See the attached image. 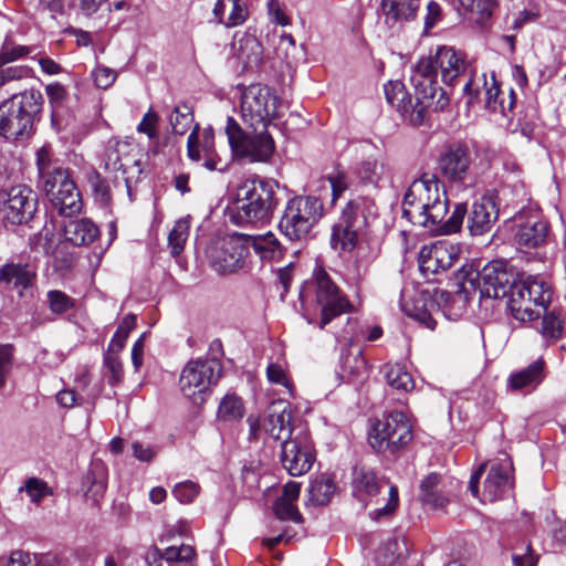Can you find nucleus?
Masks as SVG:
<instances>
[{"label": "nucleus", "instance_id": "1", "mask_svg": "<svg viewBox=\"0 0 566 566\" xmlns=\"http://www.w3.org/2000/svg\"><path fill=\"white\" fill-rule=\"evenodd\" d=\"M449 200L440 180L423 174L409 186L402 203V214L412 224L434 228L447 217Z\"/></svg>", "mask_w": 566, "mask_h": 566}, {"label": "nucleus", "instance_id": "2", "mask_svg": "<svg viewBox=\"0 0 566 566\" xmlns=\"http://www.w3.org/2000/svg\"><path fill=\"white\" fill-rule=\"evenodd\" d=\"M300 298L308 323H314V315L319 314L321 329L335 317L349 313L353 308L347 296L322 266H317L313 277L303 285Z\"/></svg>", "mask_w": 566, "mask_h": 566}, {"label": "nucleus", "instance_id": "3", "mask_svg": "<svg viewBox=\"0 0 566 566\" xmlns=\"http://www.w3.org/2000/svg\"><path fill=\"white\" fill-rule=\"evenodd\" d=\"M277 206L275 191L263 180H245L238 187L230 209V220L237 226L268 223Z\"/></svg>", "mask_w": 566, "mask_h": 566}, {"label": "nucleus", "instance_id": "4", "mask_svg": "<svg viewBox=\"0 0 566 566\" xmlns=\"http://www.w3.org/2000/svg\"><path fill=\"white\" fill-rule=\"evenodd\" d=\"M43 105L40 91L29 90L13 95L0 105V135L8 140L29 137Z\"/></svg>", "mask_w": 566, "mask_h": 566}, {"label": "nucleus", "instance_id": "5", "mask_svg": "<svg viewBox=\"0 0 566 566\" xmlns=\"http://www.w3.org/2000/svg\"><path fill=\"white\" fill-rule=\"evenodd\" d=\"M377 216V207L373 199L357 197L347 202L338 221L333 226L331 245L342 252L353 251L358 238Z\"/></svg>", "mask_w": 566, "mask_h": 566}, {"label": "nucleus", "instance_id": "6", "mask_svg": "<svg viewBox=\"0 0 566 566\" xmlns=\"http://www.w3.org/2000/svg\"><path fill=\"white\" fill-rule=\"evenodd\" d=\"M353 495L365 506L376 504L369 516L379 521L382 517L391 515L399 502L398 489L384 478H378L376 473L368 468H355L353 472Z\"/></svg>", "mask_w": 566, "mask_h": 566}, {"label": "nucleus", "instance_id": "7", "mask_svg": "<svg viewBox=\"0 0 566 566\" xmlns=\"http://www.w3.org/2000/svg\"><path fill=\"white\" fill-rule=\"evenodd\" d=\"M506 297L512 316L520 322H530L547 310L552 287L543 277L530 275L511 284Z\"/></svg>", "mask_w": 566, "mask_h": 566}, {"label": "nucleus", "instance_id": "8", "mask_svg": "<svg viewBox=\"0 0 566 566\" xmlns=\"http://www.w3.org/2000/svg\"><path fill=\"white\" fill-rule=\"evenodd\" d=\"M249 128L250 130H243L234 118L228 117L226 134L232 157L250 163L268 161L275 148L268 127L249 126Z\"/></svg>", "mask_w": 566, "mask_h": 566}, {"label": "nucleus", "instance_id": "9", "mask_svg": "<svg viewBox=\"0 0 566 566\" xmlns=\"http://www.w3.org/2000/svg\"><path fill=\"white\" fill-rule=\"evenodd\" d=\"M412 439V424L407 415L398 410L376 420L368 437L369 444L376 452L391 455L403 451Z\"/></svg>", "mask_w": 566, "mask_h": 566}, {"label": "nucleus", "instance_id": "10", "mask_svg": "<svg viewBox=\"0 0 566 566\" xmlns=\"http://www.w3.org/2000/svg\"><path fill=\"white\" fill-rule=\"evenodd\" d=\"M323 216V203L316 197L296 196L290 199L279 221V229L291 241L307 238Z\"/></svg>", "mask_w": 566, "mask_h": 566}, {"label": "nucleus", "instance_id": "11", "mask_svg": "<svg viewBox=\"0 0 566 566\" xmlns=\"http://www.w3.org/2000/svg\"><path fill=\"white\" fill-rule=\"evenodd\" d=\"M221 375L220 363L216 359H193L187 363L179 377L182 395L193 403H202Z\"/></svg>", "mask_w": 566, "mask_h": 566}, {"label": "nucleus", "instance_id": "12", "mask_svg": "<svg viewBox=\"0 0 566 566\" xmlns=\"http://www.w3.org/2000/svg\"><path fill=\"white\" fill-rule=\"evenodd\" d=\"M280 98L269 86L252 84L241 95V115L245 125L268 127L280 116Z\"/></svg>", "mask_w": 566, "mask_h": 566}, {"label": "nucleus", "instance_id": "13", "mask_svg": "<svg viewBox=\"0 0 566 566\" xmlns=\"http://www.w3.org/2000/svg\"><path fill=\"white\" fill-rule=\"evenodd\" d=\"M483 86L485 107L506 115L515 105V92L509 88L506 96L500 88V84L495 78V73L491 72L490 76L485 73L471 76L463 86V96L467 98V105H472L479 98V87Z\"/></svg>", "mask_w": 566, "mask_h": 566}, {"label": "nucleus", "instance_id": "14", "mask_svg": "<svg viewBox=\"0 0 566 566\" xmlns=\"http://www.w3.org/2000/svg\"><path fill=\"white\" fill-rule=\"evenodd\" d=\"M248 253L247 241L240 235L219 239L207 250L210 265L221 274L233 273L243 268Z\"/></svg>", "mask_w": 566, "mask_h": 566}, {"label": "nucleus", "instance_id": "15", "mask_svg": "<svg viewBox=\"0 0 566 566\" xmlns=\"http://www.w3.org/2000/svg\"><path fill=\"white\" fill-rule=\"evenodd\" d=\"M38 210V195L25 185L12 186L2 198L3 220L12 226L27 224Z\"/></svg>", "mask_w": 566, "mask_h": 566}, {"label": "nucleus", "instance_id": "16", "mask_svg": "<svg viewBox=\"0 0 566 566\" xmlns=\"http://www.w3.org/2000/svg\"><path fill=\"white\" fill-rule=\"evenodd\" d=\"M187 154L192 161L210 171H226L229 163L216 149L212 127H206L199 135V125L196 124L187 140Z\"/></svg>", "mask_w": 566, "mask_h": 566}, {"label": "nucleus", "instance_id": "17", "mask_svg": "<svg viewBox=\"0 0 566 566\" xmlns=\"http://www.w3.org/2000/svg\"><path fill=\"white\" fill-rule=\"evenodd\" d=\"M315 460L306 432H298L293 439L282 443L281 462L293 476L308 472Z\"/></svg>", "mask_w": 566, "mask_h": 566}, {"label": "nucleus", "instance_id": "18", "mask_svg": "<svg viewBox=\"0 0 566 566\" xmlns=\"http://www.w3.org/2000/svg\"><path fill=\"white\" fill-rule=\"evenodd\" d=\"M459 247L446 241L424 245L419 252V269L424 276L429 277L451 268L459 259Z\"/></svg>", "mask_w": 566, "mask_h": 566}, {"label": "nucleus", "instance_id": "19", "mask_svg": "<svg viewBox=\"0 0 566 566\" xmlns=\"http://www.w3.org/2000/svg\"><path fill=\"white\" fill-rule=\"evenodd\" d=\"M517 281L514 274L507 271L503 261H492L486 264L480 273V289L484 296L503 298L510 293L511 284Z\"/></svg>", "mask_w": 566, "mask_h": 566}, {"label": "nucleus", "instance_id": "20", "mask_svg": "<svg viewBox=\"0 0 566 566\" xmlns=\"http://www.w3.org/2000/svg\"><path fill=\"white\" fill-rule=\"evenodd\" d=\"M512 471L513 465L506 454L503 459L491 463L483 482L481 500L483 502H495L503 499L513 485Z\"/></svg>", "mask_w": 566, "mask_h": 566}, {"label": "nucleus", "instance_id": "21", "mask_svg": "<svg viewBox=\"0 0 566 566\" xmlns=\"http://www.w3.org/2000/svg\"><path fill=\"white\" fill-rule=\"evenodd\" d=\"M434 56L441 78L447 85H454L460 76L469 74L471 77L475 75L471 63L462 51L455 50L452 46H440L437 49Z\"/></svg>", "mask_w": 566, "mask_h": 566}, {"label": "nucleus", "instance_id": "22", "mask_svg": "<svg viewBox=\"0 0 566 566\" xmlns=\"http://www.w3.org/2000/svg\"><path fill=\"white\" fill-rule=\"evenodd\" d=\"M416 104L412 108L411 122L415 125H420L426 118L427 109L434 112L443 111L449 105V97L447 92L438 86L437 83H418L415 86Z\"/></svg>", "mask_w": 566, "mask_h": 566}, {"label": "nucleus", "instance_id": "23", "mask_svg": "<svg viewBox=\"0 0 566 566\" xmlns=\"http://www.w3.org/2000/svg\"><path fill=\"white\" fill-rule=\"evenodd\" d=\"M264 432L282 443L293 439V415L291 406L284 400L271 403L263 420Z\"/></svg>", "mask_w": 566, "mask_h": 566}, {"label": "nucleus", "instance_id": "24", "mask_svg": "<svg viewBox=\"0 0 566 566\" xmlns=\"http://www.w3.org/2000/svg\"><path fill=\"white\" fill-rule=\"evenodd\" d=\"M45 192L60 214L73 217L81 212L83 206L81 195L69 174L65 178L56 180L55 189Z\"/></svg>", "mask_w": 566, "mask_h": 566}, {"label": "nucleus", "instance_id": "25", "mask_svg": "<svg viewBox=\"0 0 566 566\" xmlns=\"http://www.w3.org/2000/svg\"><path fill=\"white\" fill-rule=\"evenodd\" d=\"M499 219V208L491 196H484L472 205L468 229L472 235H483L492 230Z\"/></svg>", "mask_w": 566, "mask_h": 566}, {"label": "nucleus", "instance_id": "26", "mask_svg": "<svg viewBox=\"0 0 566 566\" xmlns=\"http://www.w3.org/2000/svg\"><path fill=\"white\" fill-rule=\"evenodd\" d=\"M35 165L38 168L39 182L44 191H52L56 188V180L65 178L69 171L63 168L54 157L50 145H43L35 153Z\"/></svg>", "mask_w": 566, "mask_h": 566}, {"label": "nucleus", "instance_id": "27", "mask_svg": "<svg viewBox=\"0 0 566 566\" xmlns=\"http://www.w3.org/2000/svg\"><path fill=\"white\" fill-rule=\"evenodd\" d=\"M470 165V151L462 145L448 148L439 160L442 175L453 181H463L469 172Z\"/></svg>", "mask_w": 566, "mask_h": 566}, {"label": "nucleus", "instance_id": "28", "mask_svg": "<svg viewBox=\"0 0 566 566\" xmlns=\"http://www.w3.org/2000/svg\"><path fill=\"white\" fill-rule=\"evenodd\" d=\"M544 365L543 359H537L527 367L512 373L506 380V389L513 392H532L544 379Z\"/></svg>", "mask_w": 566, "mask_h": 566}, {"label": "nucleus", "instance_id": "29", "mask_svg": "<svg viewBox=\"0 0 566 566\" xmlns=\"http://www.w3.org/2000/svg\"><path fill=\"white\" fill-rule=\"evenodd\" d=\"M548 234V224L538 216H531L520 223L515 241L522 249H533L543 245Z\"/></svg>", "mask_w": 566, "mask_h": 566}, {"label": "nucleus", "instance_id": "30", "mask_svg": "<svg viewBox=\"0 0 566 566\" xmlns=\"http://www.w3.org/2000/svg\"><path fill=\"white\" fill-rule=\"evenodd\" d=\"M233 51L237 59L247 70L258 67L263 59L261 42L252 34L244 33L233 42Z\"/></svg>", "mask_w": 566, "mask_h": 566}, {"label": "nucleus", "instance_id": "31", "mask_svg": "<svg viewBox=\"0 0 566 566\" xmlns=\"http://www.w3.org/2000/svg\"><path fill=\"white\" fill-rule=\"evenodd\" d=\"M98 237L99 229L91 219L70 220L64 224V238L75 247L88 245Z\"/></svg>", "mask_w": 566, "mask_h": 566}, {"label": "nucleus", "instance_id": "32", "mask_svg": "<svg viewBox=\"0 0 566 566\" xmlns=\"http://www.w3.org/2000/svg\"><path fill=\"white\" fill-rule=\"evenodd\" d=\"M300 491L301 484L298 482L290 481L284 485L282 495L275 501L273 506L274 513L280 520L295 523L302 521V516L294 505V502L300 496Z\"/></svg>", "mask_w": 566, "mask_h": 566}, {"label": "nucleus", "instance_id": "33", "mask_svg": "<svg viewBox=\"0 0 566 566\" xmlns=\"http://www.w3.org/2000/svg\"><path fill=\"white\" fill-rule=\"evenodd\" d=\"M35 272L28 264L9 263L0 269V282L18 290H25L32 285Z\"/></svg>", "mask_w": 566, "mask_h": 566}, {"label": "nucleus", "instance_id": "34", "mask_svg": "<svg viewBox=\"0 0 566 566\" xmlns=\"http://www.w3.org/2000/svg\"><path fill=\"white\" fill-rule=\"evenodd\" d=\"M384 91L388 104L411 119L413 104L405 84L400 81H390L384 85Z\"/></svg>", "mask_w": 566, "mask_h": 566}, {"label": "nucleus", "instance_id": "35", "mask_svg": "<svg viewBox=\"0 0 566 566\" xmlns=\"http://www.w3.org/2000/svg\"><path fill=\"white\" fill-rule=\"evenodd\" d=\"M419 0H381L387 22L408 21L416 17Z\"/></svg>", "mask_w": 566, "mask_h": 566}, {"label": "nucleus", "instance_id": "36", "mask_svg": "<svg viewBox=\"0 0 566 566\" xmlns=\"http://www.w3.org/2000/svg\"><path fill=\"white\" fill-rule=\"evenodd\" d=\"M255 253L264 261H274L283 256L284 248L272 232L251 238Z\"/></svg>", "mask_w": 566, "mask_h": 566}, {"label": "nucleus", "instance_id": "37", "mask_svg": "<svg viewBox=\"0 0 566 566\" xmlns=\"http://www.w3.org/2000/svg\"><path fill=\"white\" fill-rule=\"evenodd\" d=\"M441 476L438 473L428 474L420 483V499L423 504L443 507L448 499L440 489Z\"/></svg>", "mask_w": 566, "mask_h": 566}, {"label": "nucleus", "instance_id": "38", "mask_svg": "<svg viewBox=\"0 0 566 566\" xmlns=\"http://www.w3.org/2000/svg\"><path fill=\"white\" fill-rule=\"evenodd\" d=\"M406 556L407 546L405 541L394 538L378 549L377 560L381 566H401Z\"/></svg>", "mask_w": 566, "mask_h": 566}, {"label": "nucleus", "instance_id": "39", "mask_svg": "<svg viewBox=\"0 0 566 566\" xmlns=\"http://www.w3.org/2000/svg\"><path fill=\"white\" fill-rule=\"evenodd\" d=\"M130 145L117 142L106 150L105 167L111 171H127L130 163L129 157Z\"/></svg>", "mask_w": 566, "mask_h": 566}, {"label": "nucleus", "instance_id": "40", "mask_svg": "<svg viewBox=\"0 0 566 566\" xmlns=\"http://www.w3.org/2000/svg\"><path fill=\"white\" fill-rule=\"evenodd\" d=\"M385 377L387 384L398 391L408 392L415 388L412 376L399 364L386 365Z\"/></svg>", "mask_w": 566, "mask_h": 566}, {"label": "nucleus", "instance_id": "41", "mask_svg": "<svg viewBox=\"0 0 566 566\" xmlns=\"http://www.w3.org/2000/svg\"><path fill=\"white\" fill-rule=\"evenodd\" d=\"M342 373L348 382L361 384L368 377L365 357L360 353L347 356L343 363Z\"/></svg>", "mask_w": 566, "mask_h": 566}, {"label": "nucleus", "instance_id": "42", "mask_svg": "<svg viewBox=\"0 0 566 566\" xmlns=\"http://www.w3.org/2000/svg\"><path fill=\"white\" fill-rule=\"evenodd\" d=\"M434 61L436 56L433 54L422 57L417 62L410 77L413 87L417 86L418 83H437L438 63Z\"/></svg>", "mask_w": 566, "mask_h": 566}, {"label": "nucleus", "instance_id": "43", "mask_svg": "<svg viewBox=\"0 0 566 566\" xmlns=\"http://www.w3.org/2000/svg\"><path fill=\"white\" fill-rule=\"evenodd\" d=\"M244 406L241 398L233 394L226 395L220 401L218 418L222 421H237L243 417Z\"/></svg>", "mask_w": 566, "mask_h": 566}, {"label": "nucleus", "instance_id": "44", "mask_svg": "<svg viewBox=\"0 0 566 566\" xmlns=\"http://www.w3.org/2000/svg\"><path fill=\"white\" fill-rule=\"evenodd\" d=\"M38 48L34 45H22L12 42L9 39H6L1 49H0V67L4 66L8 63L18 61L22 57L33 55L36 52Z\"/></svg>", "mask_w": 566, "mask_h": 566}, {"label": "nucleus", "instance_id": "45", "mask_svg": "<svg viewBox=\"0 0 566 566\" xmlns=\"http://www.w3.org/2000/svg\"><path fill=\"white\" fill-rule=\"evenodd\" d=\"M19 493L25 492L30 501L40 505V503L48 496L52 495V489L49 484L36 476H31L24 481V483L19 488Z\"/></svg>", "mask_w": 566, "mask_h": 566}, {"label": "nucleus", "instance_id": "46", "mask_svg": "<svg viewBox=\"0 0 566 566\" xmlns=\"http://www.w3.org/2000/svg\"><path fill=\"white\" fill-rule=\"evenodd\" d=\"M190 223L187 219H179L174 224L168 235V247L174 256H178L185 248L189 235Z\"/></svg>", "mask_w": 566, "mask_h": 566}, {"label": "nucleus", "instance_id": "47", "mask_svg": "<svg viewBox=\"0 0 566 566\" xmlns=\"http://www.w3.org/2000/svg\"><path fill=\"white\" fill-rule=\"evenodd\" d=\"M357 175L364 184L377 186L385 175V165L376 159L368 158L359 164Z\"/></svg>", "mask_w": 566, "mask_h": 566}, {"label": "nucleus", "instance_id": "48", "mask_svg": "<svg viewBox=\"0 0 566 566\" xmlns=\"http://www.w3.org/2000/svg\"><path fill=\"white\" fill-rule=\"evenodd\" d=\"M335 490L334 481L331 478L322 476L311 484V499L318 505H326L331 501Z\"/></svg>", "mask_w": 566, "mask_h": 566}, {"label": "nucleus", "instance_id": "49", "mask_svg": "<svg viewBox=\"0 0 566 566\" xmlns=\"http://www.w3.org/2000/svg\"><path fill=\"white\" fill-rule=\"evenodd\" d=\"M172 132L184 135L193 122L192 108L188 104H181L174 108L170 115Z\"/></svg>", "mask_w": 566, "mask_h": 566}, {"label": "nucleus", "instance_id": "50", "mask_svg": "<svg viewBox=\"0 0 566 566\" xmlns=\"http://www.w3.org/2000/svg\"><path fill=\"white\" fill-rule=\"evenodd\" d=\"M512 563L514 566H536L538 555L528 542H518L512 548Z\"/></svg>", "mask_w": 566, "mask_h": 566}, {"label": "nucleus", "instance_id": "51", "mask_svg": "<svg viewBox=\"0 0 566 566\" xmlns=\"http://www.w3.org/2000/svg\"><path fill=\"white\" fill-rule=\"evenodd\" d=\"M104 375L111 386L120 384L124 379V367L118 355L104 354Z\"/></svg>", "mask_w": 566, "mask_h": 566}, {"label": "nucleus", "instance_id": "52", "mask_svg": "<svg viewBox=\"0 0 566 566\" xmlns=\"http://www.w3.org/2000/svg\"><path fill=\"white\" fill-rule=\"evenodd\" d=\"M231 4L230 12L223 21L228 29L242 25L249 18V0H229Z\"/></svg>", "mask_w": 566, "mask_h": 566}, {"label": "nucleus", "instance_id": "53", "mask_svg": "<svg viewBox=\"0 0 566 566\" xmlns=\"http://www.w3.org/2000/svg\"><path fill=\"white\" fill-rule=\"evenodd\" d=\"M468 209L465 203H457L451 216L448 219L444 218V220L436 227H439L441 232L444 234L457 233L462 227Z\"/></svg>", "mask_w": 566, "mask_h": 566}, {"label": "nucleus", "instance_id": "54", "mask_svg": "<svg viewBox=\"0 0 566 566\" xmlns=\"http://www.w3.org/2000/svg\"><path fill=\"white\" fill-rule=\"evenodd\" d=\"M195 557V549L190 545L170 546L165 549V560L170 566H178L177 564H189Z\"/></svg>", "mask_w": 566, "mask_h": 566}, {"label": "nucleus", "instance_id": "55", "mask_svg": "<svg viewBox=\"0 0 566 566\" xmlns=\"http://www.w3.org/2000/svg\"><path fill=\"white\" fill-rule=\"evenodd\" d=\"M159 115L149 108L143 116L140 123L137 125L136 130L140 134H145L149 140L157 142L159 138Z\"/></svg>", "mask_w": 566, "mask_h": 566}, {"label": "nucleus", "instance_id": "56", "mask_svg": "<svg viewBox=\"0 0 566 566\" xmlns=\"http://www.w3.org/2000/svg\"><path fill=\"white\" fill-rule=\"evenodd\" d=\"M402 308L408 316L413 317L415 319L419 321L426 327H428L430 329L434 328L436 322L432 318L431 313L427 308L422 298L416 300L412 308L408 307L407 305H403Z\"/></svg>", "mask_w": 566, "mask_h": 566}, {"label": "nucleus", "instance_id": "57", "mask_svg": "<svg viewBox=\"0 0 566 566\" xmlns=\"http://www.w3.org/2000/svg\"><path fill=\"white\" fill-rule=\"evenodd\" d=\"M48 303L50 310L56 314H63L75 306L72 297L57 290L48 293Z\"/></svg>", "mask_w": 566, "mask_h": 566}, {"label": "nucleus", "instance_id": "58", "mask_svg": "<svg viewBox=\"0 0 566 566\" xmlns=\"http://www.w3.org/2000/svg\"><path fill=\"white\" fill-rule=\"evenodd\" d=\"M563 322L554 312L547 313L543 317L542 335L546 339L556 340L562 336Z\"/></svg>", "mask_w": 566, "mask_h": 566}, {"label": "nucleus", "instance_id": "59", "mask_svg": "<svg viewBox=\"0 0 566 566\" xmlns=\"http://www.w3.org/2000/svg\"><path fill=\"white\" fill-rule=\"evenodd\" d=\"M268 380L272 384L284 386L289 394L292 395L293 386L284 368L277 363H271L266 368Z\"/></svg>", "mask_w": 566, "mask_h": 566}, {"label": "nucleus", "instance_id": "60", "mask_svg": "<svg viewBox=\"0 0 566 566\" xmlns=\"http://www.w3.org/2000/svg\"><path fill=\"white\" fill-rule=\"evenodd\" d=\"M199 490L200 488L197 483L186 481L177 484L172 490V494L180 503L187 504L197 497Z\"/></svg>", "mask_w": 566, "mask_h": 566}, {"label": "nucleus", "instance_id": "61", "mask_svg": "<svg viewBox=\"0 0 566 566\" xmlns=\"http://www.w3.org/2000/svg\"><path fill=\"white\" fill-rule=\"evenodd\" d=\"M65 356L61 350H49L46 348H41L35 355V361L44 366L49 369H53L61 365L64 360Z\"/></svg>", "mask_w": 566, "mask_h": 566}, {"label": "nucleus", "instance_id": "62", "mask_svg": "<svg viewBox=\"0 0 566 566\" xmlns=\"http://www.w3.org/2000/svg\"><path fill=\"white\" fill-rule=\"evenodd\" d=\"M266 7L271 22L282 27L290 24V18L286 15L284 8L279 0H268Z\"/></svg>", "mask_w": 566, "mask_h": 566}, {"label": "nucleus", "instance_id": "63", "mask_svg": "<svg viewBox=\"0 0 566 566\" xmlns=\"http://www.w3.org/2000/svg\"><path fill=\"white\" fill-rule=\"evenodd\" d=\"M92 74L96 86L103 90L112 86L117 77V73L106 66H97Z\"/></svg>", "mask_w": 566, "mask_h": 566}, {"label": "nucleus", "instance_id": "64", "mask_svg": "<svg viewBox=\"0 0 566 566\" xmlns=\"http://www.w3.org/2000/svg\"><path fill=\"white\" fill-rule=\"evenodd\" d=\"M108 0H71V6L85 17L97 13Z\"/></svg>", "mask_w": 566, "mask_h": 566}]
</instances>
